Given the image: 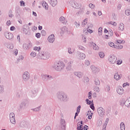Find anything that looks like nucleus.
<instances>
[{
	"label": "nucleus",
	"instance_id": "nucleus-3",
	"mask_svg": "<svg viewBox=\"0 0 130 130\" xmlns=\"http://www.w3.org/2000/svg\"><path fill=\"white\" fill-rule=\"evenodd\" d=\"M116 60H117V58L114 55H112L109 57V61L110 63L114 64L116 62Z\"/></svg>",
	"mask_w": 130,
	"mask_h": 130
},
{
	"label": "nucleus",
	"instance_id": "nucleus-44",
	"mask_svg": "<svg viewBox=\"0 0 130 130\" xmlns=\"http://www.w3.org/2000/svg\"><path fill=\"white\" fill-rule=\"evenodd\" d=\"M88 128H88V126L86 125H85L84 126V130H88Z\"/></svg>",
	"mask_w": 130,
	"mask_h": 130
},
{
	"label": "nucleus",
	"instance_id": "nucleus-8",
	"mask_svg": "<svg viewBox=\"0 0 130 130\" xmlns=\"http://www.w3.org/2000/svg\"><path fill=\"white\" fill-rule=\"evenodd\" d=\"M98 112L100 116H103V115H104V111L103 110V109L101 108H99L98 109Z\"/></svg>",
	"mask_w": 130,
	"mask_h": 130
},
{
	"label": "nucleus",
	"instance_id": "nucleus-31",
	"mask_svg": "<svg viewBox=\"0 0 130 130\" xmlns=\"http://www.w3.org/2000/svg\"><path fill=\"white\" fill-rule=\"evenodd\" d=\"M95 85H100V81H99V79H95Z\"/></svg>",
	"mask_w": 130,
	"mask_h": 130
},
{
	"label": "nucleus",
	"instance_id": "nucleus-58",
	"mask_svg": "<svg viewBox=\"0 0 130 130\" xmlns=\"http://www.w3.org/2000/svg\"><path fill=\"white\" fill-rule=\"evenodd\" d=\"M34 29L35 30H37V26H34Z\"/></svg>",
	"mask_w": 130,
	"mask_h": 130
},
{
	"label": "nucleus",
	"instance_id": "nucleus-10",
	"mask_svg": "<svg viewBox=\"0 0 130 130\" xmlns=\"http://www.w3.org/2000/svg\"><path fill=\"white\" fill-rule=\"evenodd\" d=\"M123 88H122V87H118L117 89V92L119 95H122V94H123Z\"/></svg>",
	"mask_w": 130,
	"mask_h": 130
},
{
	"label": "nucleus",
	"instance_id": "nucleus-30",
	"mask_svg": "<svg viewBox=\"0 0 130 130\" xmlns=\"http://www.w3.org/2000/svg\"><path fill=\"white\" fill-rule=\"evenodd\" d=\"M108 32H109V35H108L109 37H111V36L113 35V31H112V30H109Z\"/></svg>",
	"mask_w": 130,
	"mask_h": 130
},
{
	"label": "nucleus",
	"instance_id": "nucleus-13",
	"mask_svg": "<svg viewBox=\"0 0 130 130\" xmlns=\"http://www.w3.org/2000/svg\"><path fill=\"white\" fill-rule=\"evenodd\" d=\"M118 29L120 31H123V29H124V24H123V23L119 24Z\"/></svg>",
	"mask_w": 130,
	"mask_h": 130
},
{
	"label": "nucleus",
	"instance_id": "nucleus-14",
	"mask_svg": "<svg viewBox=\"0 0 130 130\" xmlns=\"http://www.w3.org/2000/svg\"><path fill=\"white\" fill-rule=\"evenodd\" d=\"M124 105L127 107H129L130 106V98H128L125 102Z\"/></svg>",
	"mask_w": 130,
	"mask_h": 130
},
{
	"label": "nucleus",
	"instance_id": "nucleus-45",
	"mask_svg": "<svg viewBox=\"0 0 130 130\" xmlns=\"http://www.w3.org/2000/svg\"><path fill=\"white\" fill-rule=\"evenodd\" d=\"M9 48H10V49H13V48H14V45L13 44L10 45Z\"/></svg>",
	"mask_w": 130,
	"mask_h": 130
},
{
	"label": "nucleus",
	"instance_id": "nucleus-54",
	"mask_svg": "<svg viewBox=\"0 0 130 130\" xmlns=\"http://www.w3.org/2000/svg\"><path fill=\"white\" fill-rule=\"evenodd\" d=\"M17 38L18 41H20L21 40V39L20 38V35H18Z\"/></svg>",
	"mask_w": 130,
	"mask_h": 130
},
{
	"label": "nucleus",
	"instance_id": "nucleus-29",
	"mask_svg": "<svg viewBox=\"0 0 130 130\" xmlns=\"http://www.w3.org/2000/svg\"><path fill=\"white\" fill-rule=\"evenodd\" d=\"M34 50H35L36 51H39V50H40V49H41V48H40V47H35L34 48Z\"/></svg>",
	"mask_w": 130,
	"mask_h": 130
},
{
	"label": "nucleus",
	"instance_id": "nucleus-5",
	"mask_svg": "<svg viewBox=\"0 0 130 130\" xmlns=\"http://www.w3.org/2000/svg\"><path fill=\"white\" fill-rule=\"evenodd\" d=\"M5 35L7 39L11 40V39H13V38H14V35H13L11 32H5Z\"/></svg>",
	"mask_w": 130,
	"mask_h": 130
},
{
	"label": "nucleus",
	"instance_id": "nucleus-41",
	"mask_svg": "<svg viewBox=\"0 0 130 130\" xmlns=\"http://www.w3.org/2000/svg\"><path fill=\"white\" fill-rule=\"evenodd\" d=\"M93 115V114L91 113V115H89L87 118L88 119H92V115Z\"/></svg>",
	"mask_w": 130,
	"mask_h": 130
},
{
	"label": "nucleus",
	"instance_id": "nucleus-22",
	"mask_svg": "<svg viewBox=\"0 0 130 130\" xmlns=\"http://www.w3.org/2000/svg\"><path fill=\"white\" fill-rule=\"evenodd\" d=\"M109 46H110L111 47H114V48H115V45H114V43H113V42H110L109 43Z\"/></svg>",
	"mask_w": 130,
	"mask_h": 130
},
{
	"label": "nucleus",
	"instance_id": "nucleus-42",
	"mask_svg": "<svg viewBox=\"0 0 130 130\" xmlns=\"http://www.w3.org/2000/svg\"><path fill=\"white\" fill-rule=\"evenodd\" d=\"M122 63V60H119L117 61V64H121Z\"/></svg>",
	"mask_w": 130,
	"mask_h": 130
},
{
	"label": "nucleus",
	"instance_id": "nucleus-53",
	"mask_svg": "<svg viewBox=\"0 0 130 130\" xmlns=\"http://www.w3.org/2000/svg\"><path fill=\"white\" fill-rule=\"evenodd\" d=\"M98 15L99 16H101V15H102V12L101 11H99Z\"/></svg>",
	"mask_w": 130,
	"mask_h": 130
},
{
	"label": "nucleus",
	"instance_id": "nucleus-61",
	"mask_svg": "<svg viewBox=\"0 0 130 130\" xmlns=\"http://www.w3.org/2000/svg\"><path fill=\"white\" fill-rule=\"evenodd\" d=\"M109 24H110L111 25H113V22L110 21L109 22Z\"/></svg>",
	"mask_w": 130,
	"mask_h": 130
},
{
	"label": "nucleus",
	"instance_id": "nucleus-63",
	"mask_svg": "<svg viewBox=\"0 0 130 130\" xmlns=\"http://www.w3.org/2000/svg\"><path fill=\"white\" fill-rule=\"evenodd\" d=\"M109 31L107 29H105V33H108Z\"/></svg>",
	"mask_w": 130,
	"mask_h": 130
},
{
	"label": "nucleus",
	"instance_id": "nucleus-16",
	"mask_svg": "<svg viewBox=\"0 0 130 130\" xmlns=\"http://www.w3.org/2000/svg\"><path fill=\"white\" fill-rule=\"evenodd\" d=\"M120 126L121 130H125V125H124V123L121 122Z\"/></svg>",
	"mask_w": 130,
	"mask_h": 130
},
{
	"label": "nucleus",
	"instance_id": "nucleus-32",
	"mask_svg": "<svg viewBox=\"0 0 130 130\" xmlns=\"http://www.w3.org/2000/svg\"><path fill=\"white\" fill-rule=\"evenodd\" d=\"M89 8H90V9H94L95 8V5H94L92 4H90L89 5Z\"/></svg>",
	"mask_w": 130,
	"mask_h": 130
},
{
	"label": "nucleus",
	"instance_id": "nucleus-60",
	"mask_svg": "<svg viewBox=\"0 0 130 130\" xmlns=\"http://www.w3.org/2000/svg\"><path fill=\"white\" fill-rule=\"evenodd\" d=\"M42 29V26L39 25V29L41 30Z\"/></svg>",
	"mask_w": 130,
	"mask_h": 130
},
{
	"label": "nucleus",
	"instance_id": "nucleus-49",
	"mask_svg": "<svg viewBox=\"0 0 130 130\" xmlns=\"http://www.w3.org/2000/svg\"><path fill=\"white\" fill-rule=\"evenodd\" d=\"M90 108H91L92 110H94V109H95V107H94L93 105H90Z\"/></svg>",
	"mask_w": 130,
	"mask_h": 130
},
{
	"label": "nucleus",
	"instance_id": "nucleus-35",
	"mask_svg": "<svg viewBox=\"0 0 130 130\" xmlns=\"http://www.w3.org/2000/svg\"><path fill=\"white\" fill-rule=\"evenodd\" d=\"M60 22H62V23H63V21H64V17H61L59 18Z\"/></svg>",
	"mask_w": 130,
	"mask_h": 130
},
{
	"label": "nucleus",
	"instance_id": "nucleus-4",
	"mask_svg": "<svg viewBox=\"0 0 130 130\" xmlns=\"http://www.w3.org/2000/svg\"><path fill=\"white\" fill-rule=\"evenodd\" d=\"M10 118L11 122L15 124L16 123V119H15V114L14 113H10Z\"/></svg>",
	"mask_w": 130,
	"mask_h": 130
},
{
	"label": "nucleus",
	"instance_id": "nucleus-64",
	"mask_svg": "<svg viewBox=\"0 0 130 130\" xmlns=\"http://www.w3.org/2000/svg\"><path fill=\"white\" fill-rule=\"evenodd\" d=\"M18 22H19V23H20V24H22V21H21V20L19 21Z\"/></svg>",
	"mask_w": 130,
	"mask_h": 130
},
{
	"label": "nucleus",
	"instance_id": "nucleus-19",
	"mask_svg": "<svg viewBox=\"0 0 130 130\" xmlns=\"http://www.w3.org/2000/svg\"><path fill=\"white\" fill-rule=\"evenodd\" d=\"M79 58H81V59H85V57H86V55H85V54L82 53H80L79 55Z\"/></svg>",
	"mask_w": 130,
	"mask_h": 130
},
{
	"label": "nucleus",
	"instance_id": "nucleus-1",
	"mask_svg": "<svg viewBox=\"0 0 130 130\" xmlns=\"http://www.w3.org/2000/svg\"><path fill=\"white\" fill-rule=\"evenodd\" d=\"M40 56L42 59H47L50 57V54L48 52L43 51Z\"/></svg>",
	"mask_w": 130,
	"mask_h": 130
},
{
	"label": "nucleus",
	"instance_id": "nucleus-52",
	"mask_svg": "<svg viewBox=\"0 0 130 130\" xmlns=\"http://www.w3.org/2000/svg\"><path fill=\"white\" fill-rule=\"evenodd\" d=\"M108 37H110L108 36V35H105L104 38H105L106 39H108Z\"/></svg>",
	"mask_w": 130,
	"mask_h": 130
},
{
	"label": "nucleus",
	"instance_id": "nucleus-28",
	"mask_svg": "<svg viewBox=\"0 0 130 130\" xmlns=\"http://www.w3.org/2000/svg\"><path fill=\"white\" fill-rule=\"evenodd\" d=\"M93 48L94 50H98V49H99V47L94 44Z\"/></svg>",
	"mask_w": 130,
	"mask_h": 130
},
{
	"label": "nucleus",
	"instance_id": "nucleus-55",
	"mask_svg": "<svg viewBox=\"0 0 130 130\" xmlns=\"http://www.w3.org/2000/svg\"><path fill=\"white\" fill-rule=\"evenodd\" d=\"M79 113H78L77 112L75 113V116L74 117V118L75 119H76V116H78V114H79Z\"/></svg>",
	"mask_w": 130,
	"mask_h": 130
},
{
	"label": "nucleus",
	"instance_id": "nucleus-17",
	"mask_svg": "<svg viewBox=\"0 0 130 130\" xmlns=\"http://www.w3.org/2000/svg\"><path fill=\"white\" fill-rule=\"evenodd\" d=\"M23 80H24V81L27 80V79H29V75L26 73H25L23 75Z\"/></svg>",
	"mask_w": 130,
	"mask_h": 130
},
{
	"label": "nucleus",
	"instance_id": "nucleus-27",
	"mask_svg": "<svg viewBox=\"0 0 130 130\" xmlns=\"http://www.w3.org/2000/svg\"><path fill=\"white\" fill-rule=\"evenodd\" d=\"M75 75H77V76L79 77V78H81V77H82V74L81 73V72H79L78 73V72H75Z\"/></svg>",
	"mask_w": 130,
	"mask_h": 130
},
{
	"label": "nucleus",
	"instance_id": "nucleus-25",
	"mask_svg": "<svg viewBox=\"0 0 130 130\" xmlns=\"http://www.w3.org/2000/svg\"><path fill=\"white\" fill-rule=\"evenodd\" d=\"M125 15H126V16H129V15H130V10L129 9L126 10L125 11Z\"/></svg>",
	"mask_w": 130,
	"mask_h": 130
},
{
	"label": "nucleus",
	"instance_id": "nucleus-7",
	"mask_svg": "<svg viewBox=\"0 0 130 130\" xmlns=\"http://www.w3.org/2000/svg\"><path fill=\"white\" fill-rule=\"evenodd\" d=\"M48 40L50 43H53L54 42V35H51L50 36H49L48 38Z\"/></svg>",
	"mask_w": 130,
	"mask_h": 130
},
{
	"label": "nucleus",
	"instance_id": "nucleus-18",
	"mask_svg": "<svg viewBox=\"0 0 130 130\" xmlns=\"http://www.w3.org/2000/svg\"><path fill=\"white\" fill-rule=\"evenodd\" d=\"M42 6L44 8H45V9H46V10L48 9V5L47 3H46V2H43L42 3Z\"/></svg>",
	"mask_w": 130,
	"mask_h": 130
},
{
	"label": "nucleus",
	"instance_id": "nucleus-37",
	"mask_svg": "<svg viewBox=\"0 0 130 130\" xmlns=\"http://www.w3.org/2000/svg\"><path fill=\"white\" fill-rule=\"evenodd\" d=\"M36 36L37 37V38H40L41 35H40V33H37L36 34Z\"/></svg>",
	"mask_w": 130,
	"mask_h": 130
},
{
	"label": "nucleus",
	"instance_id": "nucleus-20",
	"mask_svg": "<svg viewBox=\"0 0 130 130\" xmlns=\"http://www.w3.org/2000/svg\"><path fill=\"white\" fill-rule=\"evenodd\" d=\"M115 48H116V49H122L123 46L122 45L115 46Z\"/></svg>",
	"mask_w": 130,
	"mask_h": 130
},
{
	"label": "nucleus",
	"instance_id": "nucleus-38",
	"mask_svg": "<svg viewBox=\"0 0 130 130\" xmlns=\"http://www.w3.org/2000/svg\"><path fill=\"white\" fill-rule=\"evenodd\" d=\"M20 6H23V7H25V2L23 1H20Z\"/></svg>",
	"mask_w": 130,
	"mask_h": 130
},
{
	"label": "nucleus",
	"instance_id": "nucleus-15",
	"mask_svg": "<svg viewBox=\"0 0 130 130\" xmlns=\"http://www.w3.org/2000/svg\"><path fill=\"white\" fill-rule=\"evenodd\" d=\"M88 24V19H85L82 23V27H86Z\"/></svg>",
	"mask_w": 130,
	"mask_h": 130
},
{
	"label": "nucleus",
	"instance_id": "nucleus-48",
	"mask_svg": "<svg viewBox=\"0 0 130 130\" xmlns=\"http://www.w3.org/2000/svg\"><path fill=\"white\" fill-rule=\"evenodd\" d=\"M7 25H8V26H10V25H11V21H8L7 22Z\"/></svg>",
	"mask_w": 130,
	"mask_h": 130
},
{
	"label": "nucleus",
	"instance_id": "nucleus-6",
	"mask_svg": "<svg viewBox=\"0 0 130 130\" xmlns=\"http://www.w3.org/2000/svg\"><path fill=\"white\" fill-rule=\"evenodd\" d=\"M91 69L94 74H98V73L100 72V69L97 68V67H95V66H92Z\"/></svg>",
	"mask_w": 130,
	"mask_h": 130
},
{
	"label": "nucleus",
	"instance_id": "nucleus-24",
	"mask_svg": "<svg viewBox=\"0 0 130 130\" xmlns=\"http://www.w3.org/2000/svg\"><path fill=\"white\" fill-rule=\"evenodd\" d=\"M72 63H73V61H71L68 63V67L67 68L68 70H70V69H71V67H72Z\"/></svg>",
	"mask_w": 130,
	"mask_h": 130
},
{
	"label": "nucleus",
	"instance_id": "nucleus-39",
	"mask_svg": "<svg viewBox=\"0 0 130 130\" xmlns=\"http://www.w3.org/2000/svg\"><path fill=\"white\" fill-rule=\"evenodd\" d=\"M126 86H129V84L128 83H125L123 84V88H124V87H126Z\"/></svg>",
	"mask_w": 130,
	"mask_h": 130
},
{
	"label": "nucleus",
	"instance_id": "nucleus-23",
	"mask_svg": "<svg viewBox=\"0 0 130 130\" xmlns=\"http://www.w3.org/2000/svg\"><path fill=\"white\" fill-rule=\"evenodd\" d=\"M122 42H123V41H121L120 40H117L116 41V44L117 45H119V44H121V43H122Z\"/></svg>",
	"mask_w": 130,
	"mask_h": 130
},
{
	"label": "nucleus",
	"instance_id": "nucleus-57",
	"mask_svg": "<svg viewBox=\"0 0 130 130\" xmlns=\"http://www.w3.org/2000/svg\"><path fill=\"white\" fill-rule=\"evenodd\" d=\"M113 26H116V25H117V24L116 23V22H114L113 23Z\"/></svg>",
	"mask_w": 130,
	"mask_h": 130
},
{
	"label": "nucleus",
	"instance_id": "nucleus-43",
	"mask_svg": "<svg viewBox=\"0 0 130 130\" xmlns=\"http://www.w3.org/2000/svg\"><path fill=\"white\" fill-rule=\"evenodd\" d=\"M87 104L90 105L91 104V101L89 100V99H86Z\"/></svg>",
	"mask_w": 130,
	"mask_h": 130
},
{
	"label": "nucleus",
	"instance_id": "nucleus-21",
	"mask_svg": "<svg viewBox=\"0 0 130 130\" xmlns=\"http://www.w3.org/2000/svg\"><path fill=\"white\" fill-rule=\"evenodd\" d=\"M99 35H102V27H99L98 29Z\"/></svg>",
	"mask_w": 130,
	"mask_h": 130
},
{
	"label": "nucleus",
	"instance_id": "nucleus-59",
	"mask_svg": "<svg viewBox=\"0 0 130 130\" xmlns=\"http://www.w3.org/2000/svg\"><path fill=\"white\" fill-rule=\"evenodd\" d=\"M68 52H69V53H70V54H72V51H71V49H69Z\"/></svg>",
	"mask_w": 130,
	"mask_h": 130
},
{
	"label": "nucleus",
	"instance_id": "nucleus-46",
	"mask_svg": "<svg viewBox=\"0 0 130 130\" xmlns=\"http://www.w3.org/2000/svg\"><path fill=\"white\" fill-rule=\"evenodd\" d=\"M94 91H96V92H99V87H95L94 88Z\"/></svg>",
	"mask_w": 130,
	"mask_h": 130
},
{
	"label": "nucleus",
	"instance_id": "nucleus-11",
	"mask_svg": "<svg viewBox=\"0 0 130 130\" xmlns=\"http://www.w3.org/2000/svg\"><path fill=\"white\" fill-rule=\"evenodd\" d=\"M114 78L115 80L118 81V80H120V79H121V75H119L118 73H116L115 74Z\"/></svg>",
	"mask_w": 130,
	"mask_h": 130
},
{
	"label": "nucleus",
	"instance_id": "nucleus-56",
	"mask_svg": "<svg viewBox=\"0 0 130 130\" xmlns=\"http://www.w3.org/2000/svg\"><path fill=\"white\" fill-rule=\"evenodd\" d=\"M32 15H34L35 16V17H36V16H37V14L35 12H32Z\"/></svg>",
	"mask_w": 130,
	"mask_h": 130
},
{
	"label": "nucleus",
	"instance_id": "nucleus-33",
	"mask_svg": "<svg viewBox=\"0 0 130 130\" xmlns=\"http://www.w3.org/2000/svg\"><path fill=\"white\" fill-rule=\"evenodd\" d=\"M81 110V106H79L77 108V113H80V110Z\"/></svg>",
	"mask_w": 130,
	"mask_h": 130
},
{
	"label": "nucleus",
	"instance_id": "nucleus-47",
	"mask_svg": "<svg viewBox=\"0 0 130 130\" xmlns=\"http://www.w3.org/2000/svg\"><path fill=\"white\" fill-rule=\"evenodd\" d=\"M45 130H51V128H50L49 126H47L45 128Z\"/></svg>",
	"mask_w": 130,
	"mask_h": 130
},
{
	"label": "nucleus",
	"instance_id": "nucleus-62",
	"mask_svg": "<svg viewBox=\"0 0 130 130\" xmlns=\"http://www.w3.org/2000/svg\"><path fill=\"white\" fill-rule=\"evenodd\" d=\"M88 96H92V93L91 92H89V95Z\"/></svg>",
	"mask_w": 130,
	"mask_h": 130
},
{
	"label": "nucleus",
	"instance_id": "nucleus-26",
	"mask_svg": "<svg viewBox=\"0 0 130 130\" xmlns=\"http://www.w3.org/2000/svg\"><path fill=\"white\" fill-rule=\"evenodd\" d=\"M99 55L100 57H101V58H103V57H104L105 55L104 54V53H103V52H101L99 53Z\"/></svg>",
	"mask_w": 130,
	"mask_h": 130
},
{
	"label": "nucleus",
	"instance_id": "nucleus-34",
	"mask_svg": "<svg viewBox=\"0 0 130 130\" xmlns=\"http://www.w3.org/2000/svg\"><path fill=\"white\" fill-rule=\"evenodd\" d=\"M30 55H31V56H32V57H35V56H36V53H35V52H31L30 53Z\"/></svg>",
	"mask_w": 130,
	"mask_h": 130
},
{
	"label": "nucleus",
	"instance_id": "nucleus-40",
	"mask_svg": "<svg viewBox=\"0 0 130 130\" xmlns=\"http://www.w3.org/2000/svg\"><path fill=\"white\" fill-rule=\"evenodd\" d=\"M85 63L86 66H89L90 65V61L88 60L85 61Z\"/></svg>",
	"mask_w": 130,
	"mask_h": 130
},
{
	"label": "nucleus",
	"instance_id": "nucleus-51",
	"mask_svg": "<svg viewBox=\"0 0 130 130\" xmlns=\"http://www.w3.org/2000/svg\"><path fill=\"white\" fill-rule=\"evenodd\" d=\"M87 31L89 33H93V30H92V29H87Z\"/></svg>",
	"mask_w": 130,
	"mask_h": 130
},
{
	"label": "nucleus",
	"instance_id": "nucleus-2",
	"mask_svg": "<svg viewBox=\"0 0 130 130\" xmlns=\"http://www.w3.org/2000/svg\"><path fill=\"white\" fill-rule=\"evenodd\" d=\"M56 71H61L63 69V64L61 62H58L55 66Z\"/></svg>",
	"mask_w": 130,
	"mask_h": 130
},
{
	"label": "nucleus",
	"instance_id": "nucleus-12",
	"mask_svg": "<svg viewBox=\"0 0 130 130\" xmlns=\"http://www.w3.org/2000/svg\"><path fill=\"white\" fill-rule=\"evenodd\" d=\"M50 4L52 7H55L57 4V1L56 0H50Z\"/></svg>",
	"mask_w": 130,
	"mask_h": 130
},
{
	"label": "nucleus",
	"instance_id": "nucleus-36",
	"mask_svg": "<svg viewBox=\"0 0 130 130\" xmlns=\"http://www.w3.org/2000/svg\"><path fill=\"white\" fill-rule=\"evenodd\" d=\"M11 31H14V30H16V27L15 26H12L10 27Z\"/></svg>",
	"mask_w": 130,
	"mask_h": 130
},
{
	"label": "nucleus",
	"instance_id": "nucleus-9",
	"mask_svg": "<svg viewBox=\"0 0 130 130\" xmlns=\"http://www.w3.org/2000/svg\"><path fill=\"white\" fill-rule=\"evenodd\" d=\"M77 129L78 130L84 129V127H83V122L81 121V122L78 123Z\"/></svg>",
	"mask_w": 130,
	"mask_h": 130
},
{
	"label": "nucleus",
	"instance_id": "nucleus-50",
	"mask_svg": "<svg viewBox=\"0 0 130 130\" xmlns=\"http://www.w3.org/2000/svg\"><path fill=\"white\" fill-rule=\"evenodd\" d=\"M18 51H19V50H18L17 49L15 50L14 53H15L16 55H17V54H18Z\"/></svg>",
	"mask_w": 130,
	"mask_h": 130
}]
</instances>
